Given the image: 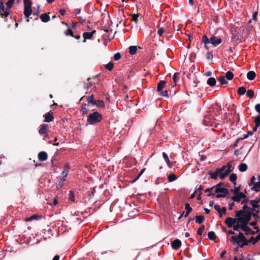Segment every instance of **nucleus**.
<instances>
[{"mask_svg": "<svg viewBox=\"0 0 260 260\" xmlns=\"http://www.w3.org/2000/svg\"><path fill=\"white\" fill-rule=\"evenodd\" d=\"M233 162L230 161L226 166H223L221 168H217L215 171L210 173L211 178L216 180L219 176L220 179H223L234 169Z\"/></svg>", "mask_w": 260, "mask_h": 260, "instance_id": "f257e3e1", "label": "nucleus"}, {"mask_svg": "<svg viewBox=\"0 0 260 260\" xmlns=\"http://www.w3.org/2000/svg\"><path fill=\"white\" fill-rule=\"evenodd\" d=\"M251 212H244L242 210H239L236 212V217L237 220L242 224H247L251 219Z\"/></svg>", "mask_w": 260, "mask_h": 260, "instance_id": "f03ea898", "label": "nucleus"}, {"mask_svg": "<svg viewBox=\"0 0 260 260\" xmlns=\"http://www.w3.org/2000/svg\"><path fill=\"white\" fill-rule=\"evenodd\" d=\"M103 119V116L98 112H93L87 116V124L94 125L100 122Z\"/></svg>", "mask_w": 260, "mask_h": 260, "instance_id": "7ed1b4c3", "label": "nucleus"}, {"mask_svg": "<svg viewBox=\"0 0 260 260\" xmlns=\"http://www.w3.org/2000/svg\"><path fill=\"white\" fill-rule=\"evenodd\" d=\"M249 185L251 187V190L255 192L259 191L260 190V175H258L257 178L254 176H252Z\"/></svg>", "mask_w": 260, "mask_h": 260, "instance_id": "20e7f679", "label": "nucleus"}, {"mask_svg": "<svg viewBox=\"0 0 260 260\" xmlns=\"http://www.w3.org/2000/svg\"><path fill=\"white\" fill-rule=\"evenodd\" d=\"M215 120L216 119L214 117V113L208 112L205 116L204 123L205 125L207 126H213L215 123V126L217 127V125H219V124L218 123L217 124L215 123Z\"/></svg>", "mask_w": 260, "mask_h": 260, "instance_id": "39448f33", "label": "nucleus"}, {"mask_svg": "<svg viewBox=\"0 0 260 260\" xmlns=\"http://www.w3.org/2000/svg\"><path fill=\"white\" fill-rule=\"evenodd\" d=\"M24 15L25 17L27 18H28L29 16L32 13V9H31V2L30 0H24ZM29 20L27 19V21L28 22Z\"/></svg>", "mask_w": 260, "mask_h": 260, "instance_id": "423d86ee", "label": "nucleus"}, {"mask_svg": "<svg viewBox=\"0 0 260 260\" xmlns=\"http://www.w3.org/2000/svg\"><path fill=\"white\" fill-rule=\"evenodd\" d=\"M220 184H218L217 185L214 186V193H221V194H218L216 195V197L219 198L220 197H224L228 193V189L225 188L221 187Z\"/></svg>", "mask_w": 260, "mask_h": 260, "instance_id": "0eeeda50", "label": "nucleus"}, {"mask_svg": "<svg viewBox=\"0 0 260 260\" xmlns=\"http://www.w3.org/2000/svg\"><path fill=\"white\" fill-rule=\"evenodd\" d=\"M14 1H15V0H9L6 3V5H7V7L6 8H5L4 7V13H2L1 14V17L2 18H6L10 15V12H11L10 9L12 7V6L14 4Z\"/></svg>", "mask_w": 260, "mask_h": 260, "instance_id": "6e6552de", "label": "nucleus"}, {"mask_svg": "<svg viewBox=\"0 0 260 260\" xmlns=\"http://www.w3.org/2000/svg\"><path fill=\"white\" fill-rule=\"evenodd\" d=\"M231 239L232 241L237 243L243 242L246 240L245 237L242 233H239L238 236H232Z\"/></svg>", "mask_w": 260, "mask_h": 260, "instance_id": "1a4fd4ad", "label": "nucleus"}, {"mask_svg": "<svg viewBox=\"0 0 260 260\" xmlns=\"http://www.w3.org/2000/svg\"><path fill=\"white\" fill-rule=\"evenodd\" d=\"M238 220H237V218H232V217H228L225 220L224 223L227 225L228 228H232Z\"/></svg>", "mask_w": 260, "mask_h": 260, "instance_id": "9d476101", "label": "nucleus"}, {"mask_svg": "<svg viewBox=\"0 0 260 260\" xmlns=\"http://www.w3.org/2000/svg\"><path fill=\"white\" fill-rule=\"evenodd\" d=\"M246 198V196L243 192H239L235 196L232 197V200L236 202H239L242 199Z\"/></svg>", "mask_w": 260, "mask_h": 260, "instance_id": "9b49d317", "label": "nucleus"}, {"mask_svg": "<svg viewBox=\"0 0 260 260\" xmlns=\"http://www.w3.org/2000/svg\"><path fill=\"white\" fill-rule=\"evenodd\" d=\"M221 39L215 36H212L210 38V43L212 44L214 46H217L221 43Z\"/></svg>", "mask_w": 260, "mask_h": 260, "instance_id": "f8f14e48", "label": "nucleus"}, {"mask_svg": "<svg viewBox=\"0 0 260 260\" xmlns=\"http://www.w3.org/2000/svg\"><path fill=\"white\" fill-rule=\"evenodd\" d=\"M69 169H70V167H69V165L66 164L63 168V170L61 172V176H62V178L61 179V180L62 182L65 181L66 178L67 177V176L68 175Z\"/></svg>", "mask_w": 260, "mask_h": 260, "instance_id": "ddd939ff", "label": "nucleus"}, {"mask_svg": "<svg viewBox=\"0 0 260 260\" xmlns=\"http://www.w3.org/2000/svg\"><path fill=\"white\" fill-rule=\"evenodd\" d=\"M214 209L217 211L219 214V215L220 217L222 216L223 215L226 213V209L225 207H223L220 208V207L218 205H215L214 207Z\"/></svg>", "mask_w": 260, "mask_h": 260, "instance_id": "4468645a", "label": "nucleus"}, {"mask_svg": "<svg viewBox=\"0 0 260 260\" xmlns=\"http://www.w3.org/2000/svg\"><path fill=\"white\" fill-rule=\"evenodd\" d=\"M45 119L44 120L45 122H50L53 120V113L52 112H49L44 115Z\"/></svg>", "mask_w": 260, "mask_h": 260, "instance_id": "2eb2a0df", "label": "nucleus"}, {"mask_svg": "<svg viewBox=\"0 0 260 260\" xmlns=\"http://www.w3.org/2000/svg\"><path fill=\"white\" fill-rule=\"evenodd\" d=\"M47 129H48V125L47 124H42L40 126V129L39 130V133L41 135L45 134L44 137H46Z\"/></svg>", "mask_w": 260, "mask_h": 260, "instance_id": "dca6fc26", "label": "nucleus"}, {"mask_svg": "<svg viewBox=\"0 0 260 260\" xmlns=\"http://www.w3.org/2000/svg\"><path fill=\"white\" fill-rule=\"evenodd\" d=\"M241 230L244 231L246 235H253L254 233L249 227L247 226V224H243Z\"/></svg>", "mask_w": 260, "mask_h": 260, "instance_id": "f3484780", "label": "nucleus"}, {"mask_svg": "<svg viewBox=\"0 0 260 260\" xmlns=\"http://www.w3.org/2000/svg\"><path fill=\"white\" fill-rule=\"evenodd\" d=\"M171 244L174 249L177 250L180 247L181 245V242L179 239H176Z\"/></svg>", "mask_w": 260, "mask_h": 260, "instance_id": "a211bd4d", "label": "nucleus"}, {"mask_svg": "<svg viewBox=\"0 0 260 260\" xmlns=\"http://www.w3.org/2000/svg\"><path fill=\"white\" fill-rule=\"evenodd\" d=\"M96 31L93 30L91 32H85L83 34V37L84 40L90 39L93 35L95 33Z\"/></svg>", "mask_w": 260, "mask_h": 260, "instance_id": "6ab92c4d", "label": "nucleus"}, {"mask_svg": "<svg viewBox=\"0 0 260 260\" xmlns=\"http://www.w3.org/2000/svg\"><path fill=\"white\" fill-rule=\"evenodd\" d=\"M47 154L45 151H41L38 154V158L41 161H45L47 159Z\"/></svg>", "mask_w": 260, "mask_h": 260, "instance_id": "aec40b11", "label": "nucleus"}, {"mask_svg": "<svg viewBox=\"0 0 260 260\" xmlns=\"http://www.w3.org/2000/svg\"><path fill=\"white\" fill-rule=\"evenodd\" d=\"M255 126L253 128V131L255 132L257 127L260 125V115H257L254 118Z\"/></svg>", "mask_w": 260, "mask_h": 260, "instance_id": "412c9836", "label": "nucleus"}, {"mask_svg": "<svg viewBox=\"0 0 260 260\" xmlns=\"http://www.w3.org/2000/svg\"><path fill=\"white\" fill-rule=\"evenodd\" d=\"M88 111V106L86 104H83L80 110V112L82 115H87Z\"/></svg>", "mask_w": 260, "mask_h": 260, "instance_id": "4be33fe9", "label": "nucleus"}, {"mask_svg": "<svg viewBox=\"0 0 260 260\" xmlns=\"http://www.w3.org/2000/svg\"><path fill=\"white\" fill-rule=\"evenodd\" d=\"M40 19L43 22H47L50 20V16L47 13L43 14L40 16Z\"/></svg>", "mask_w": 260, "mask_h": 260, "instance_id": "5701e85b", "label": "nucleus"}, {"mask_svg": "<svg viewBox=\"0 0 260 260\" xmlns=\"http://www.w3.org/2000/svg\"><path fill=\"white\" fill-rule=\"evenodd\" d=\"M255 76L254 71H249L247 74V77L249 80H253L255 78Z\"/></svg>", "mask_w": 260, "mask_h": 260, "instance_id": "b1692460", "label": "nucleus"}, {"mask_svg": "<svg viewBox=\"0 0 260 260\" xmlns=\"http://www.w3.org/2000/svg\"><path fill=\"white\" fill-rule=\"evenodd\" d=\"M166 82L165 81H160L157 85V88L158 91H161L165 86Z\"/></svg>", "mask_w": 260, "mask_h": 260, "instance_id": "393cba45", "label": "nucleus"}, {"mask_svg": "<svg viewBox=\"0 0 260 260\" xmlns=\"http://www.w3.org/2000/svg\"><path fill=\"white\" fill-rule=\"evenodd\" d=\"M238 169H239V171H240L241 172H243L247 170V166L245 163H242L239 165V166L238 167Z\"/></svg>", "mask_w": 260, "mask_h": 260, "instance_id": "a878e982", "label": "nucleus"}, {"mask_svg": "<svg viewBox=\"0 0 260 260\" xmlns=\"http://www.w3.org/2000/svg\"><path fill=\"white\" fill-rule=\"evenodd\" d=\"M216 81L214 78H209L207 80V84L210 86H213L216 84Z\"/></svg>", "mask_w": 260, "mask_h": 260, "instance_id": "bb28decb", "label": "nucleus"}, {"mask_svg": "<svg viewBox=\"0 0 260 260\" xmlns=\"http://www.w3.org/2000/svg\"><path fill=\"white\" fill-rule=\"evenodd\" d=\"M93 105H96L99 108H103L105 107V103L102 100L95 101Z\"/></svg>", "mask_w": 260, "mask_h": 260, "instance_id": "cd10ccee", "label": "nucleus"}, {"mask_svg": "<svg viewBox=\"0 0 260 260\" xmlns=\"http://www.w3.org/2000/svg\"><path fill=\"white\" fill-rule=\"evenodd\" d=\"M204 217L202 215H197L196 216V222L199 224L203 223L204 221Z\"/></svg>", "mask_w": 260, "mask_h": 260, "instance_id": "c85d7f7f", "label": "nucleus"}, {"mask_svg": "<svg viewBox=\"0 0 260 260\" xmlns=\"http://www.w3.org/2000/svg\"><path fill=\"white\" fill-rule=\"evenodd\" d=\"M128 49H129V54L131 55H134L136 54V53L137 52V46H131L130 47H129Z\"/></svg>", "mask_w": 260, "mask_h": 260, "instance_id": "c756f323", "label": "nucleus"}, {"mask_svg": "<svg viewBox=\"0 0 260 260\" xmlns=\"http://www.w3.org/2000/svg\"><path fill=\"white\" fill-rule=\"evenodd\" d=\"M242 225L243 224L241 223H240L238 221H237L236 224H235V225L233 226V229L234 231H239V229H241L242 230Z\"/></svg>", "mask_w": 260, "mask_h": 260, "instance_id": "7c9ffc66", "label": "nucleus"}, {"mask_svg": "<svg viewBox=\"0 0 260 260\" xmlns=\"http://www.w3.org/2000/svg\"><path fill=\"white\" fill-rule=\"evenodd\" d=\"M185 208L186 210L185 217H187L188 215V214L191 212L192 208L188 203H186L185 204Z\"/></svg>", "mask_w": 260, "mask_h": 260, "instance_id": "2f4dec72", "label": "nucleus"}, {"mask_svg": "<svg viewBox=\"0 0 260 260\" xmlns=\"http://www.w3.org/2000/svg\"><path fill=\"white\" fill-rule=\"evenodd\" d=\"M180 79V74L178 73H175L173 77V80L175 84L178 82Z\"/></svg>", "mask_w": 260, "mask_h": 260, "instance_id": "473e14b6", "label": "nucleus"}, {"mask_svg": "<svg viewBox=\"0 0 260 260\" xmlns=\"http://www.w3.org/2000/svg\"><path fill=\"white\" fill-rule=\"evenodd\" d=\"M177 177L174 174H170L168 177V179L169 182H173L177 179Z\"/></svg>", "mask_w": 260, "mask_h": 260, "instance_id": "72a5a7b5", "label": "nucleus"}, {"mask_svg": "<svg viewBox=\"0 0 260 260\" xmlns=\"http://www.w3.org/2000/svg\"><path fill=\"white\" fill-rule=\"evenodd\" d=\"M69 200L71 203H73L75 201V196L74 193L73 191L71 190L69 194Z\"/></svg>", "mask_w": 260, "mask_h": 260, "instance_id": "f704fd0d", "label": "nucleus"}, {"mask_svg": "<svg viewBox=\"0 0 260 260\" xmlns=\"http://www.w3.org/2000/svg\"><path fill=\"white\" fill-rule=\"evenodd\" d=\"M202 41L207 47V45L210 43V38L209 39L206 36H204L202 38Z\"/></svg>", "mask_w": 260, "mask_h": 260, "instance_id": "c9c22d12", "label": "nucleus"}, {"mask_svg": "<svg viewBox=\"0 0 260 260\" xmlns=\"http://www.w3.org/2000/svg\"><path fill=\"white\" fill-rule=\"evenodd\" d=\"M208 238L211 240H214L216 238V235L214 232H209L208 234Z\"/></svg>", "mask_w": 260, "mask_h": 260, "instance_id": "e433bc0d", "label": "nucleus"}, {"mask_svg": "<svg viewBox=\"0 0 260 260\" xmlns=\"http://www.w3.org/2000/svg\"><path fill=\"white\" fill-rule=\"evenodd\" d=\"M234 77L233 73L231 71H228L225 74V78L228 80H231Z\"/></svg>", "mask_w": 260, "mask_h": 260, "instance_id": "4c0bfd02", "label": "nucleus"}, {"mask_svg": "<svg viewBox=\"0 0 260 260\" xmlns=\"http://www.w3.org/2000/svg\"><path fill=\"white\" fill-rule=\"evenodd\" d=\"M225 78H226L224 76H220L219 77L218 81L220 84H226L228 83V81L226 80Z\"/></svg>", "mask_w": 260, "mask_h": 260, "instance_id": "58836bf2", "label": "nucleus"}, {"mask_svg": "<svg viewBox=\"0 0 260 260\" xmlns=\"http://www.w3.org/2000/svg\"><path fill=\"white\" fill-rule=\"evenodd\" d=\"M246 92V89L244 87H240L238 90V93L240 95H244Z\"/></svg>", "mask_w": 260, "mask_h": 260, "instance_id": "ea45409f", "label": "nucleus"}, {"mask_svg": "<svg viewBox=\"0 0 260 260\" xmlns=\"http://www.w3.org/2000/svg\"><path fill=\"white\" fill-rule=\"evenodd\" d=\"M250 240L253 242V244H254L258 242L260 240V235H257L255 238L253 237H251Z\"/></svg>", "mask_w": 260, "mask_h": 260, "instance_id": "a19ab883", "label": "nucleus"}, {"mask_svg": "<svg viewBox=\"0 0 260 260\" xmlns=\"http://www.w3.org/2000/svg\"><path fill=\"white\" fill-rule=\"evenodd\" d=\"M230 180L233 182L234 184H236V180L237 179V176L235 174H232L229 177Z\"/></svg>", "mask_w": 260, "mask_h": 260, "instance_id": "79ce46f5", "label": "nucleus"}, {"mask_svg": "<svg viewBox=\"0 0 260 260\" xmlns=\"http://www.w3.org/2000/svg\"><path fill=\"white\" fill-rule=\"evenodd\" d=\"M214 189V186H213L212 187L206 189L205 190V192H208L209 194H208V196L210 197L211 196L214 195V194H215L214 193H211L212 190Z\"/></svg>", "mask_w": 260, "mask_h": 260, "instance_id": "37998d69", "label": "nucleus"}, {"mask_svg": "<svg viewBox=\"0 0 260 260\" xmlns=\"http://www.w3.org/2000/svg\"><path fill=\"white\" fill-rule=\"evenodd\" d=\"M38 218H39V216L35 214V215H33L29 217L26 218L25 219V221H31V220H32L38 219Z\"/></svg>", "mask_w": 260, "mask_h": 260, "instance_id": "c03bdc74", "label": "nucleus"}, {"mask_svg": "<svg viewBox=\"0 0 260 260\" xmlns=\"http://www.w3.org/2000/svg\"><path fill=\"white\" fill-rule=\"evenodd\" d=\"M87 102L88 103H90L92 105H94L95 101L94 100V96L93 95H91L87 98Z\"/></svg>", "mask_w": 260, "mask_h": 260, "instance_id": "a18cd8bd", "label": "nucleus"}, {"mask_svg": "<svg viewBox=\"0 0 260 260\" xmlns=\"http://www.w3.org/2000/svg\"><path fill=\"white\" fill-rule=\"evenodd\" d=\"M205 230V226L204 225H202L198 230L197 231V234L201 236L202 235V233L203 231Z\"/></svg>", "mask_w": 260, "mask_h": 260, "instance_id": "49530a36", "label": "nucleus"}, {"mask_svg": "<svg viewBox=\"0 0 260 260\" xmlns=\"http://www.w3.org/2000/svg\"><path fill=\"white\" fill-rule=\"evenodd\" d=\"M246 94L248 97L252 98L254 96V91L251 89L248 90L247 91Z\"/></svg>", "mask_w": 260, "mask_h": 260, "instance_id": "de8ad7c7", "label": "nucleus"}, {"mask_svg": "<svg viewBox=\"0 0 260 260\" xmlns=\"http://www.w3.org/2000/svg\"><path fill=\"white\" fill-rule=\"evenodd\" d=\"M145 170V169H142L140 171L139 174L138 175V176L136 177V178L134 180H133L132 181V183H134L135 182H136L141 177V176L143 174V173L144 172Z\"/></svg>", "mask_w": 260, "mask_h": 260, "instance_id": "09e8293b", "label": "nucleus"}, {"mask_svg": "<svg viewBox=\"0 0 260 260\" xmlns=\"http://www.w3.org/2000/svg\"><path fill=\"white\" fill-rule=\"evenodd\" d=\"M250 204L251 205L253 208H259V205H258L256 202L253 200H251L250 201Z\"/></svg>", "mask_w": 260, "mask_h": 260, "instance_id": "8fccbe9b", "label": "nucleus"}, {"mask_svg": "<svg viewBox=\"0 0 260 260\" xmlns=\"http://www.w3.org/2000/svg\"><path fill=\"white\" fill-rule=\"evenodd\" d=\"M106 68L109 71H111L113 69V63L111 62H109L106 65Z\"/></svg>", "mask_w": 260, "mask_h": 260, "instance_id": "3c124183", "label": "nucleus"}, {"mask_svg": "<svg viewBox=\"0 0 260 260\" xmlns=\"http://www.w3.org/2000/svg\"><path fill=\"white\" fill-rule=\"evenodd\" d=\"M65 34L66 36H71L72 37H74L73 32L71 28H68L65 32Z\"/></svg>", "mask_w": 260, "mask_h": 260, "instance_id": "603ef678", "label": "nucleus"}, {"mask_svg": "<svg viewBox=\"0 0 260 260\" xmlns=\"http://www.w3.org/2000/svg\"><path fill=\"white\" fill-rule=\"evenodd\" d=\"M121 58V55L119 53H117L114 55V59L116 61L118 60Z\"/></svg>", "mask_w": 260, "mask_h": 260, "instance_id": "864d4df0", "label": "nucleus"}, {"mask_svg": "<svg viewBox=\"0 0 260 260\" xmlns=\"http://www.w3.org/2000/svg\"><path fill=\"white\" fill-rule=\"evenodd\" d=\"M252 211L254 212L253 213L252 215L254 217H257V214L259 213L258 208H253Z\"/></svg>", "mask_w": 260, "mask_h": 260, "instance_id": "5fc2aeb1", "label": "nucleus"}, {"mask_svg": "<svg viewBox=\"0 0 260 260\" xmlns=\"http://www.w3.org/2000/svg\"><path fill=\"white\" fill-rule=\"evenodd\" d=\"M255 110L260 115V104H257L255 105Z\"/></svg>", "mask_w": 260, "mask_h": 260, "instance_id": "6e6d98bb", "label": "nucleus"}, {"mask_svg": "<svg viewBox=\"0 0 260 260\" xmlns=\"http://www.w3.org/2000/svg\"><path fill=\"white\" fill-rule=\"evenodd\" d=\"M241 210L244 212H250L249 208L246 205L243 206V209Z\"/></svg>", "mask_w": 260, "mask_h": 260, "instance_id": "4d7b16f0", "label": "nucleus"}, {"mask_svg": "<svg viewBox=\"0 0 260 260\" xmlns=\"http://www.w3.org/2000/svg\"><path fill=\"white\" fill-rule=\"evenodd\" d=\"M4 13V3L3 2H0V15Z\"/></svg>", "mask_w": 260, "mask_h": 260, "instance_id": "13d9d810", "label": "nucleus"}, {"mask_svg": "<svg viewBox=\"0 0 260 260\" xmlns=\"http://www.w3.org/2000/svg\"><path fill=\"white\" fill-rule=\"evenodd\" d=\"M164 32V30L163 28H159L157 31V34L160 36H162L163 35Z\"/></svg>", "mask_w": 260, "mask_h": 260, "instance_id": "bf43d9fd", "label": "nucleus"}, {"mask_svg": "<svg viewBox=\"0 0 260 260\" xmlns=\"http://www.w3.org/2000/svg\"><path fill=\"white\" fill-rule=\"evenodd\" d=\"M138 17H139L138 15H136V14L133 15V17H132L133 21H134L135 22H137L138 21Z\"/></svg>", "mask_w": 260, "mask_h": 260, "instance_id": "052dcab7", "label": "nucleus"}, {"mask_svg": "<svg viewBox=\"0 0 260 260\" xmlns=\"http://www.w3.org/2000/svg\"><path fill=\"white\" fill-rule=\"evenodd\" d=\"M161 93H160V95L161 96H167L168 97V91L167 90H165V91H160Z\"/></svg>", "mask_w": 260, "mask_h": 260, "instance_id": "680f3d73", "label": "nucleus"}, {"mask_svg": "<svg viewBox=\"0 0 260 260\" xmlns=\"http://www.w3.org/2000/svg\"><path fill=\"white\" fill-rule=\"evenodd\" d=\"M257 12H254L252 14V19L256 21L257 20Z\"/></svg>", "mask_w": 260, "mask_h": 260, "instance_id": "e2e57ef3", "label": "nucleus"}, {"mask_svg": "<svg viewBox=\"0 0 260 260\" xmlns=\"http://www.w3.org/2000/svg\"><path fill=\"white\" fill-rule=\"evenodd\" d=\"M253 132H254V131H250V132H248L247 135H244V139H246V138H247L249 136H251V135H252L253 134Z\"/></svg>", "mask_w": 260, "mask_h": 260, "instance_id": "0e129e2a", "label": "nucleus"}, {"mask_svg": "<svg viewBox=\"0 0 260 260\" xmlns=\"http://www.w3.org/2000/svg\"><path fill=\"white\" fill-rule=\"evenodd\" d=\"M59 13L62 16H64L66 14V11L64 9H60L59 10Z\"/></svg>", "mask_w": 260, "mask_h": 260, "instance_id": "69168bd1", "label": "nucleus"}, {"mask_svg": "<svg viewBox=\"0 0 260 260\" xmlns=\"http://www.w3.org/2000/svg\"><path fill=\"white\" fill-rule=\"evenodd\" d=\"M162 156L165 160V161L169 159L168 156L165 152H162Z\"/></svg>", "mask_w": 260, "mask_h": 260, "instance_id": "338daca9", "label": "nucleus"}, {"mask_svg": "<svg viewBox=\"0 0 260 260\" xmlns=\"http://www.w3.org/2000/svg\"><path fill=\"white\" fill-rule=\"evenodd\" d=\"M166 163L167 164V165L170 168H172V165L170 162V161L169 160V158L167 160H166Z\"/></svg>", "mask_w": 260, "mask_h": 260, "instance_id": "774afa93", "label": "nucleus"}]
</instances>
